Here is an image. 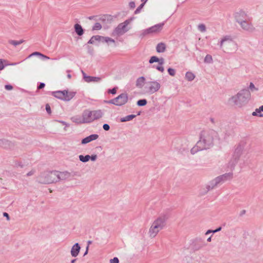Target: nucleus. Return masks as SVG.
I'll use <instances>...</instances> for the list:
<instances>
[{"mask_svg": "<svg viewBox=\"0 0 263 263\" xmlns=\"http://www.w3.org/2000/svg\"><path fill=\"white\" fill-rule=\"evenodd\" d=\"M144 6V3H142L140 5V6L136 9L134 13L137 14L140 12L141 9L143 8Z\"/></svg>", "mask_w": 263, "mask_h": 263, "instance_id": "nucleus-38", "label": "nucleus"}, {"mask_svg": "<svg viewBox=\"0 0 263 263\" xmlns=\"http://www.w3.org/2000/svg\"><path fill=\"white\" fill-rule=\"evenodd\" d=\"M204 61L205 63H211L213 61L212 56L210 54H207L204 59Z\"/></svg>", "mask_w": 263, "mask_h": 263, "instance_id": "nucleus-34", "label": "nucleus"}, {"mask_svg": "<svg viewBox=\"0 0 263 263\" xmlns=\"http://www.w3.org/2000/svg\"><path fill=\"white\" fill-rule=\"evenodd\" d=\"M118 88L117 87H114L112 89H109L107 90L108 93H111L112 95H115L117 92V90Z\"/></svg>", "mask_w": 263, "mask_h": 263, "instance_id": "nucleus-43", "label": "nucleus"}, {"mask_svg": "<svg viewBox=\"0 0 263 263\" xmlns=\"http://www.w3.org/2000/svg\"><path fill=\"white\" fill-rule=\"evenodd\" d=\"M102 28V25L99 23H96L92 27V30H99Z\"/></svg>", "mask_w": 263, "mask_h": 263, "instance_id": "nucleus-36", "label": "nucleus"}, {"mask_svg": "<svg viewBox=\"0 0 263 263\" xmlns=\"http://www.w3.org/2000/svg\"><path fill=\"white\" fill-rule=\"evenodd\" d=\"M233 174L231 173H226L222 175L219 176L217 177V178L218 179V181L220 183L223 182L224 181L227 180L228 179L232 178Z\"/></svg>", "mask_w": 263, "mask_h": 263, "instance_id": "nucleus-20", "label": "nucleus"}, {"mask_svg": "<svg viewBox=\"0 0 263 263\" xmlns=\"http://www.w3.org/2000/svg\"><path fill=\"white\" fill-rule=\"evenodd\" d=\"M99 138V135L98 134H91L84 138H83L81 141V143L82 144H86L88 143L93 140L97 139Z\"/></svg>", "mask_w": 263, "mask_h": 263, "instance_id": "nucleus-16", "label": "nucleus"}, {"mask_svg": "<svg viewBox=\"0 0 263 263\" xmlns=\"http://www.w3.org/2000/svg\"><path fill=\"white\" fill-rule=\"evenodd\" d=\"M83 119L80 122L82 123H90L93 121L92 111L86 110L82 115Z\"/></svg>", "mask_w": 263, "mask_h": 263, "instance_id": "nucleus-13", "label": "nucleus"}, {"mask_svg": "<svg viewBox=\"0 0 263 263\" xmlns=\"http://www.w3.org/2000/svg\"><path fill=\"white\" fill-rule=\"evenodd\" d=\"M156 49L158 53L164 52L166 50V45L163 42L159 43L157 45Z\"/></svg>", "mask_w": 263, "mask_h": 263, "instance_id": "nucleus-23", "label": "nucleus"}, {"mask_svg": "<svg viewBox=\"0 0 263 263\" xmlns=\"http://www.w3.org/2000/svg\"><path fill=\"white\" fill-rule=\"evenodd\" d=\"M198 28L201 32H205L206 30V27L205 25L203 24L199 25Z\"/></svg>", "mask_w": 263, "mask_h": 263, "instance_id": "nucleus-42", "label": "nucleus"}, {"mask_svg": "<svg viewBox=\"0 0 263 263\" xmlns=\"http://www.w3.org/2000/svg\"><path fill=\"white\" fill-rule=\"evenodd\" d=\"M103 128L105 131H108L110 129V126L109 124L105 123L103 125Z\"/></svg>", "mask_w": 263, "mask_h": 263, "instance_id": "nucleus-52", "label": "nucleus"}, {"mask_svg": "<svg viewBox=\"0 0 263 263\" xmlns=\"http://www.w3.org/2000/svg\"><path fill=\"white\" fill-rule=\"evenodd\" d=\"M258 111H260V112H261V111H262V112H263V105L260 106L258 108Z\"/></svg>", "mask_w": 263, "mask_h": 263, "instance_id": "nucleus-64", "label": "nucleus"}, {"mask_svg": "<svg viewBox=\"0 0 263 263\" xmlns=\"http://www.w3.org/2000/svg\"><path fill=\"white\" fill-rule=\"evenodd\" d=\"M217 137L218 133L213 129L202 131L199 140L191 149V153L194 155L198 151L210 149L214 145V139Z\"/></svg>", "mask_w": 263, "mask_h": 263, "instance_id": "nucleus-1", "label": "nucleus"}, {"mask_svg": "<svg viewBox=\"0 0 263 263\" xmlns=\"http://www.w3.org/2000/svg\"><path fill=\"white\" fill-rule=\"evenodd\" d=\"M230 39V37L229 36H226L225 37H224L220 42V44H219L220 47V48L222 47V45L225 41H228Z\"/></svg>", "mask_w": 263, "mask_h": 263, "instance_id": "nucleus-41", "label": "nucleus"}, {"mask_svg": "<svg viewBox=\"0 0 263 263\" xmlns=\"http://www.w3.org/2000/svg\"><path fill=\"white\" fill-rule=\"evenodd\" d=\"M145 78L143 76L138 78L136 80V86L140 88H142L145 83Z\"/></svg>", "mask_w": 263, "mask_h": 263, "instance_id": "nucleus-24", "label": "nucleus"}, {"mask_svg": "<svg viewBox=\"0 0 263 263\" xmlns=\"http://www.w3.org/2000/svg\"><path fill=\"white\" fill-rule=\"evenodd\" d=\"M86 48L87 49V52L90 55H92L93 54V48L92 47L89 46V45H87Z\"/></svg>", "mask_w": 263, "mask_h": 263, "instance_id": "nucleus-44", "label": "nucleus"}, {"mask_svg": "<svg viewBox=\"0 0 263 263\" xmlns=\"http://www.w3.org/2000/svg\"><path fill=\"white\" fill-rule=\"evenodd\" d=\"M56 173L55 171L41 173L37 178L39 183L50 184L56 182Z\"/></svg>", "mask_w": 263, "mask_h": 263, "instance_id": "nucleus-4", "label": "nucleus"}, {"mask_svg": "<svg viewBox=\"0 0 263 263\" xmlns=\"http://www.w3.org/2000/svg\"><path fill=\"white\" fill-rule=\"evenodd\" d=\"M220 183L219 181H218V179L216 178H215L214 179L211 181L209 184L206 185V188L207 190L205 192V193H206L210 191L211 190H212L216 186H217L218 184Z\"/></svg>", "mask_w": 263, "mask_h": 263, "instance_id": "nucleus-18", "label": "nucleus"}, {"mask_svg": "<svg viewBox=\"0 0 263 263\" xmlns=\"http://www.w3.org/2000/svg\"><path fill=\"white\" fill-rule=\"evenodd\" d=\"M41 57L43 58V59H49V58L44 54H42V55H41Z\"/></svg>", "mask_w": 263, "mask_h": 263, "instance_id": "nucleus-62", "label": "nucleus"}, {"mask_svg": "<svg viewBox=\"0 0 263 263\" xmlns=\"http://www.w3.org/2000/svg\"><path fill=\"white\" fill-rule=\"evenodd\" d=\"M107 17V15H103V16H101V17H100L99 20L104 22L106 20Z\"/></svg>", "mask_w": 263, "mask_h": 263, "instance_id": "nucleus-59", "label": "nucleus"}, {"mask_svg": "<svg viewBox=\"0 0 263 263\" xmlns=\"http://www.w3.org/2000/svg\"><path fill=\"white\" fill-rule=\"evenodd\" d=\"M54 97L64 101H69L76 95L75 91H68L67 90H58L51 92Z\"/></svg>", "mask_w": 263, "mask_h": 263, "instance_id": "nucleus-5", "label": "nucleus"}, {"mask_svg": "<svg viewBox=\"0 0 263 263\" xmlns=\"http://www.w3.org/2000/svg\"><path fill=\"white\" fill-rule=\"evenodd\" d=\"M100 39H101L100 35H93L90 38V39L88 41L87 44H95L96 41L100 42Z\"/></svg>", "mask_w": 263, "mask_h": 263, "instance_id": "nucleus-27", "label": "nucleus"}, {"mask_svg": "<svg viewBox=\"0 0 263 263\" xmlns=\"http://www.w3.org/2000/svg\"><path fill=\"white\" fill-rule=\"evenodd\" d=\"M249 89H250L252 91L253 90H257V88H256L254 84L252 82L250 83Z\"/></svg>", "mask_w": 263, "mask_h": 263, "instance_id": "nucleus-54", "label": "nucleus"}, {"mask_svg": "<svg viewBox=\"0 0 263 263\" xmlns=\"http://www.w3.org/2000/svg\"><path fill=\"white\" fill-rule=\"evenodd\" d=\"M203 246V244H199V245H196L194 244L193 246V250L194 251H197L199 250L201 248H202Z\"/></svg>", "mask_w": 263, "mask_h": 263, "instance_id": "nucleus-39", "label": "nucleus"}, {"mask_svg": "<svg viewBox=\"0 0 263 263\" xmlns=\"http://www.w3.org/2000/svg\"><path fill=\"white\" fill-rule=\"evenodd\" d=\"M100 42H102V43H115V41L109 37H106V36H101L100 35Z\"/></svg>", "mask_w": 263, "mask_h": 263, "instance_id": "nucleus-28", "label": "nucleus"}, {"mask_svg": "<svg viewBox=\"0 0 263 263\" xmlns=\"http://www.w3.org/2000/svg\"><path fill=\"white\" fill-rule=\"evenodd\" d=\"M74 29L77 34L79 36H82L84 33V29L79 24H76L74 25Z\"/></svg>", "mask_w": 263, "mask_h": 263, "instance_id": "nucleus-21", "label": "nucleus"}, {"mask_svg": "<svg viewBox=\"0 0 263 263\" xmlns=\"http://www.w3.org/2000/svg\"><path fill=\"white\" fill-rule=\"evenodd\" d=\"M11 142L5 139L0 140V146L4 148H9L11 147Z\"/></svg>", "mask_w": 263, "mask_h": 263, "instance_id": "nucleus-22", "label": "nucleus"}, {"mask_svg": "<svg viewBox=\"0 0 263 263\" xmlns=\"http://www.w3.org/2000/svg\"><path fill=\"white\" fill-rule=\"evenodd\" d=\"M250 162L251 160L249 159H247L246 160L244 161L243 163H240V167L242 168L245 166H249Z\"/></svg>", "mask_w": 263, "mask_h": 263, "instance_id": "nucleus-32", "label": "nucleus"}, {"mask_svg": "<svg viewBox=\"0 0 263 263\" xmlns=\"http://www.w3.org/2000/svg\"><path fill=\"white\" fill-rule=\"evenodd\" d=\"M152 67L154 68H156L157 70H158L161 72H163L164 70V68L163 67V66L159 65V64H158V65H157V66H156L155 65H153Z\"/></svg>", "mask_w": 263, "mask_h": 263, "instance_id": "nucleus-35", "label": "nucleus"}, {"mask_svg": "<svg viewBox=\"0 0 263 263\" xmlns=\"http://www.w3.org/2000/svg\"><path fill=\"white\" fill-rule=\"evenodd\" d=\"M3 216H4V217H6V219H7V220H10V217H9V214H8L7 213H6V212H4V213H3Z\"/></svg>", "mask_w": 263, "mask_h": 263, "instance_id": "nucleus-58", "label": "nucleus"}, {"mask_svg": "<svg viewBox=\"0 0 263 263\" xmlns=\"http://www.w3.org/2000/svg\"><path fill=\"white\" fill-rule=\"evenodd\" d=\"M15 166L16 167L19 166L21 168H23V167H24V165L21 162H17L15 163Z\"/></svg>", "mask_w": 263, "mask_h": 263, "instance_id": "nucleus-56", "label": "nucleus"}, {"mask_svg": "<svg viewBox=\"0 0 263 263\" xmlns=\"http://www.w3.org/2000/svg\"><path fill=\"white\" fill-rule=\"evenodd\" d=\"M147 103V100L145 99H140L137 102V105L138 106H144Z\"/></svg>", "mask_w": 263, "mask_h": 263, "instance_id": "nucleus-31", "label": "nucleus"}, {"mask_svg": "<svg viewBox=\"0 0 263 263\" xmlns=\"http://www.w3.org/2000/svg\"><path fill=\"white\" fill-rule=\"evenodd\" d=\"M93 120L99 119L103 116V112L101 110H95L92 111Z\"/></svg>", "mask_w": 263, "mask_h": 263, "instance_id": "nucleus-26", "label": "nucleus"}, {"mask_svg": "<svg viewBox=\"0 0 263 263\" xmlns=\"http://www.w3.org/2000/svg\"><path fill=\"white\" fill-rule=\"evenodd\" d=\"M164 25V23H161L143 30L140 34V37L143 38L146 35L160 32L162 30Z\"/></svg>", "mask_w": 263, "mask_h": 263, "instance_id": "nucleus-7", "label": "nucleus"}, {"mask_svg": "<svg viewBox=\"0 0 263 263\" xmlns=\"http://www.w3.org/2000/svg\"><path fill=\"white\" fill-rule=\"evenodd\" d=\"M45 84L43 82H40L37 85V89H41L44 88Z\"/></svg>", "mask_w": 263, "mask_h": 263, "instance_id": "nucleus-50", "label": "nucleus"}, {"mask_svg": "<svg viewBox=\"0 0 263 263\" xmlns=\"http://www.w3.org/2000/svg\"><path fill=\"white\" fill-rule=\"evenodd\" d=\"M88 249H89V246H88V245H87V246L86 247V251L84 254V256H85L86 254H87L88 251Z\"/></svg>", "mask_w": 263, "mask_h": 263, "instance_id": "nucleus-61", "label": "nucleus"}, {"mask_svg": "<svg viewBox=\"0 0 263 263\" xmlns=\"http://www.w3.org/2000/svg\"><path fill=\"white\" fill-rule=\"evenodd\" d=\"M136 117V115H129L124 117L121 118L120 120L121 122H125L132 120L134 118Z\"/></svg>", "mask_w": 263, "mask_h": 263, "instance_id": "nucleus-25", "label": "nucleus"}, {"mask_svg": "<svg viewBox=\"0 0 263 263\" xmlns=\"http://www.w3.org/2000/svg\"><path fill=\"white\" fill-rule=\"evenodd\" d=\"M45 109H46V110L48 114H51V108H50V106L49 104H46V105H45Z\"/></svg>", "mask_w": 263, "mask_h": 263, "instance_id": "nucleus-47", "label": "nucleus"}, {"mask_svg": "<svg viewBox=\"0 0 263 263\" xmlns=\"http://www.w3.org/2000/svg\"><path fill=\"white\" fill-rule=\"evenodd\" d=\"M82 73L84 80L87 83L100 82L102 80L101 77L87 76L83 70H82Z\"/></svg>", "mask_w": 263, "mask_h": 263, "instance_id": "nucleus-15", "label": "nucleus"}, {"mask_svg": "<svg viewBox=\"0 0 263 263\" xmlns=\"http://www.w3.org/2000/svg\"><path fill=\"white\" fill-rule=\"evenodd\" d=\"M9 43L11 44V45H14V46H16L19 44V43L18 42V41H15V40H9L8 41Z\"/></svg>", "mask_w": 263, "mask_h": 263, "instance_id": "nucleus-46", "label": "nucleus"}, {"mask_svg": "<svg viewBox=\"0 0 263 263\" xmlns=\"http://www.w3.org/2000/svg\"><path fill=\"white\" fill-rule=\"evenodd\" d=\"M258 110V108H256L255 109V111L252 112V116H258L259 117H262L263 114H261V112H260V111H259Z\"/></svg>", "mask_w": 263, "mask_h": 263, "instance_id": "nucleus-37", "label": "nucleus"}, {"mask_svg": "<svg viewBox=\"0 0 263 263\" xmlns=\"http://www.w3.org/2000/svg\"><path fill=\"white\" fill-rule=\"evenodd\" d=\"M168 216L166 215H162L158 217L153 223L149 230V236L155 237L158 233L162 230L166 224Z\"/></svg>", "mask_w": 263, "mask_h": 263, "instance_id": "nucleus-2", "label": "nucleus"}, {"mask_svg": "<svg viewBox=\"0 0 263 263\" xmlns=\"http://www.w3.org/2000/svg\"><path fill=\"white\" fill-rule=\"evenodd\" d=\"M129 23L130 20H126L123 23L119 24L114 30V33L118 35L123 34L128 30L126 27Z\"/></svg>", "mask_w": 263, "mask_h": 263, "instance_id": "nucleus-9", "label": "nucleus"}, {"mask_svg": "<svg viewBox=\"0 0 263 263\" xmlns=\"http://www.w3.org/2000/svg\"><path fill=\"white\" fill-rule=\"evenodd\" d=\"M90 155H86L85 156L80 155L79 156V158L80 161L86 163L89 160Z\"/></svg>", "mask_w": 263, "mask_h": 263, "instance_id": "nucleus-30", "label": "nucleus"}, {"mask_svg": "<svg viewBox=\"0 0 263 263\" xmlns=\"http://www.w3.org/2000/svg\"><path fill=\"white\" fill-rule=\"evenodd\" d=\"M167 72L168 74L171 76H174L176 73V70L174 69L171 67H169L167 69Z\"/></svg>", "mask_w": 263, "mask_h": 263, "instance_id": "nucleus-40", "label": "nucleus"}, {"mask_svg": "<svg viewBox=\"0 0 263 263\" xmlns=\"http://www.w3.org/2000/svg\"><path fill=\"white\" fill-rule=\"evenodd\" d=\"M243 149V147L240 144L238 145L235 148L232 157L228 163V167H230L231 170L234 169L235 166L238 163Z\"/></svg>", "mask_w": 263, "mask_h": 263, "instance_id": "nucleus-6", "label": "nucleus"}, {"mask_svg": "<svg viewBox=\"0 0 263 263\" xmlns=\"http://www.w3.org/2000/svg\"><path fill=\"white\" fill-rule=\"evenodd\" d=\"M128 99V95L126 93H122L115 98V102L118 106H122L126 104Z\"/></svg>", "mask_w": 263, "mask_h": 263, "instance_id": "nucleus-11", "label": "nucleus"}, {"mask_svg": "<svg viewBox=\"0 0 263 263\" xmlns=\"http://www.w3.org/2000/svg\"><path fill=\"white\" fill-rule=\"evenodd\" d=\"M148 62L150 64L157 62L159 65L162 66L164 63V59L163 58H159L158 57L154 55L150 58Z\"/></svg>", "mask_w": 263, "mask_h": 263, "instance_id": "nucleus-19", "label": "nucleus"}, {"mask_svg": "<svg viewBox=\"0 0 263 263\" xmlns=\"http://www.w3.org/2000/svg\"><path fill=\"white\" fill-rule=\"evenodd\" d=\"M195 76L192 72L187 71L185 74V79L189 81H192L195 79Z\"/></svg>", "mask_w": 263, "mask_h": 263, "instance_id": "nucleus-29", "label": "nucleus"}, {"mask_svg": "<svg viewBox=\"0 0 263 263\" xmlns=\"http://www.w3.org/2000/svg\"><path fill=\"white\" fill-rule=\"evenodd\" d=\"M129 7L130 9H134L135 8V3L134 2H130L129 3Z\"/></svg>", "mask_w": 263, "mask_h": 263, "instance_id": "nucleus-57", "label": "nucleus"}, {"mask_svg": "<svg viewBox=\"0 0 263 263\" xmlns=\"http://www.w3.org/2000/svg\"><path fill=\"white\" fill-rule=\"evenodd\" d=\"M89 160H91L92 161H95L97 159V155L96 154L92 155L90 156Z\"/></svg>", "mask_w": 263, "mask_h": 263, "instance_id": "nucleus-53", "label": "nucleus"}, {"mask_svg": "<svg viewBox=\"0 0 263 263\" xmlns=\"http://www.w3.org/2000/svg\"><path fill=\"white\" fill-rule=\"evenodd\" d=\"M106 103H108V104H114V105H115L116 106H118V105L117 104V103H116L115 102V98L113 99H111V100H108V101H105Z\"/></svg>", "mask_w": 263, "mask_h": 263, "instance_id": "nucleus-51", "label": "nucleus"}, {"mask_svg": "<svg viewBox=\"0 0 263 263\" xmlns=\"http://www.w3.org/2000/svg\"><path fill=\"white\" fill-rule=\"evenodd\" d=\"M5 62V60L0 59V70H3L5 68V65L4 64V63Z\"/></svg>", "mask_w": 263, "mask_h": 263, "instance_id": "nucleus-48", "label": "nucleus"}, {"mask_svg": "<svg viewBox=\"0 0 263 263\" xmlns=\"http://www.w3.org/2000/svg\"><path fill=\"white\" fill-rule=\"evenodd\" d=\"M221 227H219L218 228H217L215 230H208L206 233H205V235H208L211 233H215L216 232H219L220 231H221Z\"/></svg>", "mask_w": 263, "mask_h": 263, "instance_id": "nucleus-33", "label": "nucleus"}, {"mask_svg": "<svg viewBox=\"0 0 263 263\" xmlns=\"http://www.w3.org/2000/svg\"><path fill=\"white\" fill-rule=\"evenodd\" d=\"M5 88L8 90H11L13 89V86L10 84H7L5 85Z\"/></svg>", "mask_w": 263, "mask_h": 263, "instance_id": "nucleus-55", "label": "nucleus"}, {"mask_svg": "<svg viewBox=\"0 0 263 263\" xmlns=\"http://www.w3.org/2000/svg\"><path fill=\"white\" fill-rule=\"evenodd\" d=\"M196 242L197 243H202V240H201V239H200V238H199V239H197L196 240Z\"/></svg>", "mask_w": 263, "mask_h": 263, "instance_id": "nucleus-63", "label": "nucleus"}, {"mask_svg": "<svg viewBox=\"0 0 263 263\" xmlns=\"http://www.w3.org/2000/svg\"><path fill=\"white\" fill-rule=\"evenodd\" d=\"M56 174V182L62 181L65 180L70 177V173L67 171L65 172H59L57 171H55Z\"/></svg>", "mask_w": 263, "mask_h": 263, "instance_id": "nucleus-14", "label": "nucleus"}, {"mask_svg": "<svg viewBox=\"0 0 263 263\" xmlns=\"http://www.w3.org/2000/svg\"><path fill=\"white\" fill-rule=\"evenodd\" d=\"M97 16H95V15H93V16H90L88 17V18L90 20H96V18Z\"/></svg>", "mask_w": 263, "mask_h": 263, "instance_id": "nucleus-60", "label": "nucleus"}, {"mask_svg": "<svg viewBox=\"0 0 263 263\" xmlns=\"http://www.w3.org/2000/svg\"><path fill=\"white\" fill-rule=\"evenodd\" d=\"M234 16L236 22L238 24L241 23V22L248 20L249 18L247 13L242 10L236 12L234 14Z\"/></svg>", "mask_w": 263, "mask_h": 263, "instance_id": "nucleus-10", "label": "nucleus"}, {"mask_svg": "<svg viewBox=\"0 0 263 263\" xmlns=\"http://www.w3.org/2000/svg\"><path fill=\"white\" fill-rule=\"evenodd\" d=\"M34 55H39L40 57H41V55H42V53H41V52H37V51H35V52H33V53H32L31 54H30L28 57L27 58H29L32 56H34Z\"/></svg>", "mask_w": 263, "mask_h": 263, "instance_id": "nucleus-45", "label": "nucleus"}, {"mask_svg": "<svg viewBox=\"0 0 263 263\" xmlns=\"http://www.w3.org/2000/svg\"><path fill=\"white\" fill-rule=\"evenodd\" d=\"M110 263H119V260L118 257H115L112 259H110Z\"/></svg>", "mask_w": 263, "mask_h": 263, "instance_id": "nucleus-49", "label": "nucleus"}, {"mask_svg": "<svg viewBox=\"0 0 263 263\" xmlns=\"http://www.w3.org/2000/svg\"><path fill=\"white\" fill-rule=\"evenodd\" d=\"M239 24L242 29L245 31L252 32L255 30V28L250 22L249 18L248 20L241 22V23H239Z\"/></svg>", "mask_w": 263, "mask_h": 263, "instance_id": "nucleus-12", "label": "nucleus"}, {"mask_svg": "<svg viewBox=\"0 0 263 263\" xmlns=\"http://www.w3.org/2000/svg\"><path fill=\"white\" fill-rule=\"evenodd\" d=\"M251 97L250 91L247 89L241 90L238 93L231 98V100L237 106L241 107L246 105Z\"/></svg>", "mask_w": 263, "mask_h": 263, "instance_id": "nucleus-3", "label": "nucleus"}, {"mask_svg": "<svg viewBox=\"0 0 263 263\" xmlns=\"http://www.w3.org/2000/svg\"><path fill=\"white\" fill-rule=\"evenodd\" d=\"M81 249L80 245L79 243H74L71 248L70 253L72 257H77L80 252Z\"/></svg>", "mask_w": 263, "mask_h": 263, "instance_id": "nucleus-17", "label": "nucleus"}, {"mask_svg": "<svg viewBox=\"0 0 263 263\" xmlns=\"http://www.w3.org/2000/svg\"><path fill=\"white\" fill-rule=\"evenodd\" d=\"M146 85L145 88L147 89V92L153 94L159 90L160 88L161 85L157 81H149L145 82Z\"/></svg>", "mask_w": 263, "mask_h": 263, "instance_id": "nucleus-8", "label": "nucleus"}]
</instances>
